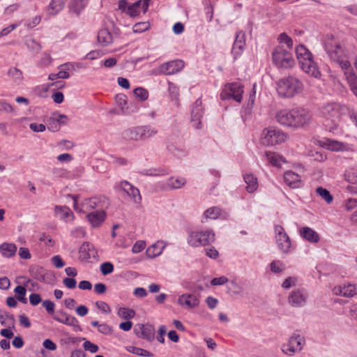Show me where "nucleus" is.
<instances>
[{
    "label": "nucleus",
    "mask_w": 357,
    "mask_h": 357,
    "mask_svg": "<svg viewBox=\"0 0 357 357\" xmlns=\"http://www.w3.org/2000/svg\"><path fill=\"white\" fill-rule=\"evenodd\" d=\"M311 114L303 107L292 109H282L277 112L276 121L282 126L300 128L310 122Z\"/></svg>",
    "instance_id": "f257e3e1"
},
{
    "label": "nucleus",
    "mask_w": 357,
    "mask_h": 357,
    "mask_svg": "<svg viewBox=\"0 0 357 357\" xmlns=\"http://www.w3.org/2000/svg\"><path fill=\"white\" fill-rule=\"evenodd\" d=\"M324 46L331 59L338 63L340 68L344 70L347 80L349 75H356L349 61L343 58L344 50L338 39L333 36H326L324 40Z\"/></svg>",
    "instance_id": "f03ea898"
},
{
    "label": "nucleus",
    "mask_w": 357,
    "mask_h": 357,
    "mask_svg": "<svg viewBox=\"0 0 357 357\" xmlns=\"http://www.w3.org/2000/svg\"><path fill=\"white\" fill-rule=\"evenodd\" d=\"M215 241V233L211 229H193L187 232V244L194 248L208 246Z\"/></svg>",
    "instance_id": "7ed1b4c3"
},
{
    "label": "nucleus",
    "mask_w": 357,
    "mask_h": 357,
    "mask_svg": "<svg viewBox=\"0 0 357 357\" xmlns=\"http://www.w3.org/2000/svg\"><path fill=\"white\" fill-rule=\"evenodd\" d=\"M276 91L281 98H291L303 92V83L294 77H287L279 79L276 82Z\"/></svg>",
    "instance_id": "20e7f679"
},
{
    "label": "nucleus",
    "mask_w": 357,
    "mask_h": 357,
    "mask_svg": "<svg viewBox=\"0 0 357 357\" xmlns=\"http://www.w3.org/2000/svg\"><path fill=\"white\" fill-rule=\"evenodd\" d=\"M157 133L155 128L145 125L130 128L125 131L124 135L129 140L142 142L153 137Z\"/></svg>",
    "instance_id": "39448f33"
},
{
    "label": "nucleus",
    "mask_w": 357,
    "mask_h": 357,
    "mask_svg": "<svg viewBox=\"0 0 357 357\" xmlns=\"http://www.w3.org/2000/svg\"><path fill=\"white\" fill-rule=\"evenodd\" d=\"M287 139V135L285 132L273 127L264 128L260 135L261 144L267 146L282 144Z\"/></svg>",
    "instance_id": "423d86ee"
},
{
    "label": "nucleus",
    "mask_w": 357,
    "mask_h": 357,
    "mask_svg": "<svg viewBox=\"0 0 357 357\" xmlns=\"http://www.w3.org/2000/svg\"><path fill=\"white\" fill-rule=\"evenodd\" d=\"M348 110L346 105L337 102L328 103L324 105L319 111V114L327 120L335 122Z\"/></svg>",
    "instance_id": "0eeeda50"
},
{
    "label": "nucleus",
    "mask_w": 357,
    "mask_h": 357,
    "mask_svg": "<svg viewBox=\"0 0 357 357\" xmlns=\"http://www.w3.org/2000/svg\"><path fill=\"white\" fill-rule=\"evenodd\" d=\"M148 8L147 0H139L131 4L126 0H121L119 2V9L131 17L139 15L142 12L146 13Z\"/></svg>",
    "instance_id": "6e6552de"
},
{
    "label": "nucleus",
    "mask_w": 357,
    "mask_h": 357,
    "mask_svg": "<svg viewBox=\"0 0 357 357\" xmlns=\"http://www.w3.org/2000/svg\"><path fill=\"white\" fill-rule=\"evenodd\" d=\"M103 207V201L100 197H92L84 199L79 204L77 198L73 197V208L77 213H89Z\"/></svg>",
    "instance_id": "1a4fd4ad"
},
{
    "label": "nucleus",
    "mask_w": 357,
    "mask_h": 357,
    "mask_svg": "<svg viewBox=\"0 0 357 357\" xmlns=\"http://www.w3.org/2000/svg\"><path fill=\"white\" fill-rule=\"evenodd\" d=\"M272 58L273 63L279 68H291L295 63L291 53L282 47H278L274 50Z\"/></svg>",
    "instance_id": "9d476101"
},
{
    "label": "nucleus",
    "mask_w": 357,
    "mask_h": 357,
    "mask_svg": "<svg viewBox=\"0 0 357 357\" xmlns=\"http://www.w3.org/2000/svg\"><path fill=\"white\" fill-rule=\"evenodd\" d=\"M305 344L304 337L294 333L289 337L287 343L282 344L281 350L284 354L291 356L296 353L300 352L303 349Z\"/></svg>",
    "instance_id": "9b49d317"
},
{
    "label": "nucleus",
    "mask_w": 357,
    "mask_h": 357,
    "mask_svg": "<svg viewBox=\"0 0 357 357\" xmlns=\"http://www.w3.org/2000/svg\"><path fill=\"white\" fill-rule=\"evenodd\" d=\"M275 233L276 244L280 252L287 254L294 249V245L282 226L275 225Z\"/></svg>",
    "instance_id": "f8f14e48"
},
{
    "label": "nucleus",
    "mask_w": 357,
    "mask_h": 357,
    "mask_svg": "<svg viewBox=\"0 0 357 357\" xmlns=\"http://www.w3.org/2000/svg\"><path fill=\"white\" fill-rule=\"evenodd\" d=\"M243 86L239 82L229 83L225 86L220 98L222 100L234 99L238 102H241L243 98Z\"/></svg>",
    "instance_id": "ddd939ff"
},
{
    "label": "nucleus",
    "mask_w": 357,
    "mask_h": 357,
    "mask_svg": "<svg viewBox=\"0 0 357 357\" xmlns=\"http://www.w3.org/2000/svg\"><path fill=\"white\" fill-rule=\"evenodd\" d=\"M296 54L301 68L309 73L312 66L311 52L304 45H301L296 48Z\"/></svg>",
    "instance_id": "4468645a"
},
{
    "label": "nucleus",
    "mask_w": 357,
    "mask_h": 357,
    "mask_svg": "<svg viewBox=\"0 0 357 357\" xmlns=\"http://www.w3.org/2000/svg\"><path fill=\"white\" fill-rule=\"evenodd\" d=\"M184 67L182 60L176 59L161 64L157 69L158 74L174 75L181 71Z\"/></svg>",
    "instance_id": "2eb2a0df"
},
{
    "label": "nucleus",
    "mask_w": 357,
    "mask_h": 357,
    "mask_svg": "<svg viewBox=\"0 0 357 357\" xmlns=\"http://www.w3.org/2000/svg\"><path fill=\"white\" fill-rule=\"evenodd\" d=\"M314 145H319L326 149L336 152L347 151L349 149L347 144L330 139L314 140Z\"/></svg>",
    "instance_id": "dca6fc26"
},
{
    "label": "nucleus",
    "mask_w": 357,
    "mask_h": 357,
    "mask_svg": "<svg viewBox=\"0 0 357 357\" xmlns=\"http://www.w3.org/2000/svg\"><path fill=\"white\" fill-rule=\"evenodd\" d=\"M115 188L125 192L136 204L141 202L142 197L139 190L127 181H121L115 185Z\"/></svg>",
    "instance_id": "f3484780"
},
{
    "label": "nucleus",
    "mask_w": 357,
    "mask_h": 357,
    "mask_svg": "<svg viewBox=\"0 0 357 357\" xmlns=\"http://www.w3.org/2000/svg\"><path fill=\"white\" fill-rule=\"evenodd\" d=\"M303 168L301 166L296 167V171H287L284 175V180L287 185L291 188H298L301 183V177Z\"/></svg>",
    "instance_id": "a211bd4d"
},
{
    "label": "nucleus",
    "mask_w": 357,
    "mask_h": 357,
    "mask_svg": "<svg viewBox=\"0 0 357 357\" xmlns=\"http://www.w3.org/2000/svg\"><path fill=\"white\" fill-rule=\"evenodd\" d=\"M307 297L308 294L304 289H298L290 293L288 303L293 307H300L306 303Z\"/></svg>",
    "instance_id": "6ab92c4d"
},
{
    "label": "nucleus",
    "mask_w": 357,
    "mask_h": 357,
    "mask_svg": "<svg viewBox=\"0 0 357 357\" xmlns=\"http://www.w3.org/2000/svg\"><path fill=\"white\" fill-rule=\"evenodd\" d=\"M200 301L198 295L193 294H183L178 298V304L188 310L197 307Z\"/></svg>",
    "instance_id": "aec40b11"
},
{
    "label": "nucleus",
    "mask_w": 357,
    "mask_h": 357,
    "mask_svg": "<svg viewBox=\"0 0 357 357\" xmlns=\"http://www.w3.org/2000/svg\"><path fill=\"white\" fill-rule=\"evenodd\" d=\"M98 256V252L91 243L89 242L84 243L79 250V257L82 261H89L91 259H95Z\"/></svg>",
    "instance_id": "412c9836"
},
{
    "label": "nucleus",
    "mask_w": 357,
    "mask_h": 357,
    "mask_svg": "<svg viewBox=\"0 0 357 357\" xmlns=\"http://www.w3.org/2000/svg\"><path fill=\"white\" fill-rule=\"evenodd\" d=\"M333 292L337 296L352 297L357 294V286L351 283H344L334 287Z\"/></svg>",
    "instance_id": "4be33fe9"
},
{
    "label": "nucleus",
    "mask_w": 357,
    "mask_h": 357,
    "mask_svg": "<svg viewBox=\"0 0 357 357\" xmlns=\"http://www.w3.org/2000/svg\"><path fill=\"white\" fill-rule=\"evenodd\" d=\"M245 46V35L243 31H238L236 34V39L234 40L231 54L233 55L234 59H236L238 56H240L244 50Z\"/></svg>",
    "instance_id": "5701e85b"
},
{
    "label": "nucleus",
    "mask_w": 357,
    "mask_h": 357,
    "mask_svg": "<svg viewBox=\"0 0 357 357\" xmlns=\"http://www.w3.org/2000/svg\"><path fill=\"white\" fill-rule=\"evenodd\" d=\"M82 68V64L77 62H67L63 63L58 67L59 72L57 73V77H59V79H68L70 77V71H75Z\"/></svg>",
    "instance_id": "b1692460"
},
{
    "label": "nucleus",
    "mask_w": 357,
    "mask_h": 357,
    "mask_svg": "<svg viewBox=\"0 0 357 357\" xmlns=\"http://www.w3.org/2000/svg\"><path fill=\"white\" fill-rule=\"evenodd\" d=\"M106 213L102 209L96 210L89 213L86 218L93 228L100 227L105 220Z\"/></svg>",
    "instance_id": "393cba45"
},
{
    "label": "nucleus",
    "mask_w": 357,
    "mask_h": 357,
    "mask_svg": "<svg viewBox=\"0 0 357 357\" xmlns=\"http://www.w3.org/2000/svg\"><path fill=\"white\" fill-rule=\"evenodd\" d=\"M167 243L164 241L159 240L156 241L155 243L152 244L146 249V255L147 257L150 259H153L160 256L162 253L163 250L167 247Z\"/></svg>",
    "instance_id": "a878e982"
},
{
    "label": "nucleus",
    "mask_w": 357,
    "mask_h": 357,
    "mask_svg": "<svg viewBox=\"0 0 357 357\" xmlns=\"http://www.w3.org/2000/svg\"><path fill=\"white\" fill-rule=\"evenodd\" d=\"M186 179L182 176H171L163 184V190H172L183 188L186 184Z\"/></svg>",
    "instance_id": "bb28decb"
},
{
    "label": "nucleus",
    "mask_w": 357,
    "mask_h": 357,
    "mask_svg": "<svg viewBox=\"0 0 357 357\" xmlns=\"http://www.w3.org/2000/svg\"><path fill=\"white\" fill-rule=\"evenodd\" d=\"M54 213L57 218L65 222H72L75 219L73 211L66 206H56L54 207Z\"/></svg>",
    "instance_id": "cd10ccee"
},
{
    "label": "nucleus",
    "mask_w": 357,
    "mask_h": 357,
    "mask_svg": "<svg viewBox=\"0 0 357 357\" xmlns=\"http://www.w3.org/2000/svg\"><path fill=\"white\" fill-rule=\"evenodd\" d=\"M264 155L267 162L274 167H280L284 163L287 162L282 155L275 152L266 151Z\"/></svg>",
    "instance_id": "c85d7f7f"
},
{
    "label": "nucleus",
    "mask_w": 357,
    "mask_h": 357,
    "mask_svg": "<svg viewBox=\"0 0 357 357\" xmlns=\"http://www.w3.org/2000/svg\"><path fill=\"white\" fill-rule=\"evenodd\" d=\"M243 180L245 183V189L248 192L253 193L258 189V179L253 174H244Z\"/></svg>",
    "instance_id": "c756f323"
},
{
    "label": "nucleus",
    "mask_w": 357,
    "mask_h": 357,
    "mask_svg": "<svg viewBox=\"0 0 357 357\" xmlns=\"http://www.w3.org/2000/svg\"><path fill=\"white\" fill-rule=\"evenodd\" d=\"M59 314L61 317H63V319H57L58 322L80 330L79 321L76 317L70 315L63 311H59Z\"/></svg>",
    "instance_id": "7c9ffc66"
},
{
    "label": "nucleus",
    "mask_w": 357,
    "mask_h": 357,
    "mask_svg": "<svg viewBox=\"0 0 357 357\" xmlns=\"http://www.w3.org/2000/svg\"><path fill=\"white\" fill-rule=\"evenodd\" d=\"M137 335L143 339L151 341L155 337V329L152 326L141 325Z\"/></svg>",
    "instance_id": "2f4dec72"
},
{
    "label": "nucleus",
    "mask_w": 357,
    "mask_h": 357,
    "mask_svg": "<svg viewBox=\"0 0 357 357\" xmlns=\"http://www.w3.org/2000/svg\"><path fill=\"white\" fill-rule=\"evenodd\" d=\"M97 38L98 43L102 46H107L111 44L113 41L112 33L106 29L100 30Z\"/></svg>",
    "instance_id": "473e14b6"
},
{
    "label": "nucleus",
    "mask_w": 357,
    "mask_h": 357,
    "mask_svg": "<svg viewBox=\"0 0 357 357\" xmlns=\"http://www.w3.org/2000/svg\"><path fill=\"white\" fill-rule=\"evenodd\" d=\"M17 251V246L14 243H3L0 245V252L7 258L14 256Z\"/></svg>",
    "instance_id": "72a5a7b5"
},
{
    "label": "nucleus",
    "mask_w": 357,
    "mask_h": 357,
    "mask_svg": "<svg viewBox=\"0 0 357 357\" xmlns=\"http://www.w3.org/2000/svg\"><path fill=\"white\" fill-rule=\"evenodd\" d=\"M7 74L13 82L17 84H20L24 79L22 72L16 67L9 68Z\"/></svg>",
    "instance_id": "f704fd0d"
},
{
    "label": "nucleus",
    "mask_w": 357,
    "mask_h": 357,
    "mask_svg": "<svg viewBox=\"0 0 357 357\" xmlns=\"http://www.w3.org/2000/svg\"><path fill=\"white\" fill-rule=\"evenodd\" d=\"M222 215V210L218 206H212L206 210L203 213V218L205 220H215Z\"/></svg>",
    "instance_id": "c9c22d12"
},
{
    "label": "nucleus",
    "mask_w": 357,
    "mask_h": 357,
    "mask_svg": "<svg viewBox=\"0 0 357 357\" xmlns=\"http://www.w3.org/2000/svg\"><path fill=\"white\" fill-rule=\"evenodd\" d=\"M268 267L271 272L275 275L282 273L286 268L285 264L282 261L278 259L272 261L269 264Z\"/></svg>",
    "instance_id": "e433bc0d"
},
{
    "label": "nucleus",
    "mask_w": 357,
    "mask_h": 357,
    "mask_svg": "<svg viewBox=\"0 0 357 357\" xmlns=\"http://www.w3.org/2000/svg\"><path fill=\"white\" fill-rule=\"evenodd\" d=\"M66 0H52L49 6V11L52 15H56L65 6Z\"/></svg>",
    "instance_id": "4c0bfd02"
},
{
    "label": "nucleus",
    "mask_w": 357,
    "mask_h": 357,
    "mask_svg": "<svg viewBox=\"0 0 357 357\" xmlns=\"http://www.w3.org/2000/svg\"><path fill=\"white\" fill-rule=\"evenodd\" d=\"M135 311L128 307H119L117 310V315L123 319H130L135 316Z\"/></svg>",
    "instance_id": "58836bf2"
},
{
    "label": "nucleus",
    "mask_w": 357,
    "mask_h": 357,
    "mask_svg": "<svg viewBox=\"0 0 357 357\" xmlns=\"http://www.w3.org/2000/svg\"><path fill=\"white\" fill-rule=\"evenodd\" d=\"M140 173L144 176H161L168 174L167 171L162 168L144 169Z\"/></svg>",
    "instance_id": "ea45409f"
},
{
    "label": "nucleus",
    "mask_w": 357,
    "mask_h": 357,
    "mask_svg": "<svg viewBox=\"0 0 357 357\" xmlns=\"http://www.w3.org/2000/svg\"><path fill=\"white\" fill-rule=\"evenodd\" d=\"M53 61L54 59L52 57L51 54L48 52H44L38 60L37 65L39 67H47L51 66Z\"/></svg>",
    "instance_id": "a19ab883"
},
{
    "label": "nucleus",
    "mask_w": 357,
    "mask_h": 357,
    "mask_svg": "<svg viewBox=\"0 0 357 357\" xmlns=\"http://www.w3.org/2000/svg\"><path fill=\"white\" fill-rule=\"evenodd\" d=\"M27 48L33 53L38 54L42 50L41 45L33 38H27L25 40Z\"/></svg>",
    "instance_id": "79ce46f5"
},
{
    "label": "nucleus",
    "mask_w": 357,
    "mask_h": 357,
    "mask_svg": "<svg viewBox=\"0 0 357 357\" xmlns=\"http://www.w3.org/2000/svg\"><path fill=\"white\" fill-rule=\"evenodd\" d=\"M116 102L121 112L124 114L128 113L127 98L124 94H118L116 96Z\"/></svg>",
    "instance_id": "37998d69"
},
{
    "label": "nucleus",
    "mask_w": 357,
    "mask_h": 357,
    "mask_svg": "<svg viewBox=\"0 0 357 357\" xmlns=\"http://www.w3.org/2000/svg\"><path fill=\"white\" fill-rule=\"evenodd\" d=\"M345 177L348 182L357 184V166L349 168L346 171Z\"/></svg>",
    "instance_id": "c03bdc74"
},
{
    "label": "nucleus",
    "mask_w": 357,
    "mask_h": 357,
    "mask_svg": "<svg viewBox=\"0 0 357 357\" xmlns=\"http://www.w3.org/2000/svg\"><path fill=\"white\" fill-rule=\"evenodd\" d=\"M316 192L327 204H331L333 202V197L327 189L319 187Z\"/></svg>",
    "instance_id": "a18cd8bd"
},
{
    "label": "nucleus",
    "mask_w": 357,
    "mask_h": 357,
    "mask_svg": "<svg viewBox=\"0 0 357 357\" xmlns=\"http://www.w3.org/2000/svg\"><path fill=\"white\" fill-rule=\"evenodd\" d=\"M278 40L280 44L285 45L288 49H292L293 40L286 33H280L278 36Z\"/></svg>",
    "instance_id": "49530a36"
},
{
    "label": "nucleus",
    "mask_w": 357,
    "mask_h": 357,
    "mask_svg": "<svg viewBox=\"0 0 357 357\" xmlns=\"http://www.w3.org/2000/svg\"><path fill=\"white\" fill-rule=\"evenodd\" d=\"M204 114L202 100L198 99L195 102L192 109V116L195 117H202Z\"/></svg>",
    "instance_id": "de8ad7c7"
},
{
    "label": "nucleus",
    "mask_w": 357,
    "mask_h": 357,
    "mask_svg": "<svg viewBox=\"0 0 357 357\" xmlns=\"http://www.w3.org/2000/svg\"><path fill=\"white\" fill-rule=\"evenodd\" d=\"M134 95L140 101H145L149 98V91L143 87H137L134 91Z\"/></svg>",
    "instance_id": "09e8293b"
},
{
    "label": "nucleus",
    "mask_w": 357,
    "mask_h": 357,
    "mask_svg": "<svg viewBox=\"0 0 357 357\" xmlns=\"http://www.w3.org/2000/svg\"><path fill=\"white\" fill-rule=\"evenodd\" d=\"M127 351L137 356H151V354L149 351L136 347H129L127 348Z\"/></svg>",
    "instance_id": "8fccbe9b"
},
{
    "label": "nucleus",
    "mask_w": 357,
    "mask_h": 357,
    "mask_svg": "<svg viewBox=\"0 0 357 357\" xmlns=\"http://www.w3.org/2000/svg\"><path fill=\"white\" fill-rule=\"evenodd\" d=\"M349 88L354 95L357 97V77L356 75H349L347 79Z\"/></svg>",
    "instance_id": "3c124183"
},
{
    "label": "nucleus",
    "mask_w": 357,
    "mask_h": 357,
    "mask_svg": "<svg viewBox=\"0 0 357 357\" xmlns=\"http://www.w3.org/2000/svg\"><path fill=\"white\" fill-rule=\"evenodd\" d=\"M299 234L303 238L310 242L312 241V229L311 228L307 227L300 228Z\"/></svg>",
    "instance_id": "603ef678"
},
{
    "label": "nucleus",
    "mask_w": 357,
    "mask_h": 357,
    "mask_svg": "<svg viewBox=\"0 0 357 357\" xmlns=\"http://www.w3.org/2000/svg\"><path fill=\"white\" fill-rule=\"evenodd\" d=\"M14 291L17 296V298L19 301H22L24 303H26V299L25 298L26 290L24 287L18 285L15 288Z\"/></svg>",
    "instance_id": "864d4df0"
},
{
    "label": "nucleus",
    "mask_w": 357,
    "mask_h": 357,
    "mask_svg": "<svg viewBox=\"0 0 357 357\" xmlns=\"http://www.w3.org/2000/svg\"><path fill=\"white\" fill-rule=\"evenodd\" d=\"M100 269L103 275H107L114 271V266L111 262H104L100 265Z\"/></svg>",
    "instance_id": "5fc2aeb1"
},
{
    "label": "nucleus",
    "mask_w": 357,
    "mask_h": 357,
    "mask_svg": "<svg viewBox=\"0 0 357 357\" xmlns=\"http://www.w3.org/2000/svg\"><path fill=\"white\" fill-rule=\"evenodd\" d=\"M296 283L297 278L296 277H289L283 281L282 287L285 289H290L291 287H295Z\"/></svg>",
    "instance_id": "6e6d98bb"
},
{
    "label": "nucleus",
    "mask_w": 357,
    "mask_h": 357,
    "mask_svg": "<svg viewBox=\"0 0 357 357\" xmlns=\"http://www.w3.org/2000/svg\"><path fill=\"white\" fill-rule=\"evenodd\" d=\"M168 150L176 157H183L187 154L185 149H178L174 146H168Z\"/></svg>",
    "instance_id": "4d7b16f0"
},
{
    "label": "nucleus",
    "mask_w": 357,
    "mask_h": 357,
    "mask_svg": "<svg viewBox=\"0 0 357 357\" xmlns=\"http://www.w3.org/2000/svg\"><path fill=\"white\" fill-rule=\"evenodd\" d=\"M149 28V24L148 22H139L135 24L132 29L135 33H142L146 31Z\"/></svg>",
    "instance_id": "13d9d810"
},
{
    "label": "nucleus",
    "mask_w": 357,
    "mask_h": 357,
    "mask_svg": "<svg viewBox=\"0 0 357 357\" xmlns=\"http://www.w3.org/2000/svg\"><path fill=\"white\" fill-rule=\"evenodd\" d=\"M86 4L85 0H75L72 8L78 14L86 6Z\"/></svg>",
    "instance_id": "bf43d9fd"
},
{
    "label": "nucleus",
    "mask_w": 357,
    "mask_h": 357,
    "mask_svg": "<svg viewBox=\"0 0 357 357\" xmlns=\"http://www.w3.org/2000/svg\"><path fill=\"white\" fill-rule=\"evenodd\" d=\"M146 247V243L144 241H137L133 245L132 248V252L134 254H137L141 252Z\"/></svg>",
    "instance_id": "052dcab7"
},
{
    "label": "nucleus",
    "mask_w": 357,
    "mask_h": 357,
    "mask_svg": "<svg viewBox=\"0 0 357 357\" xmlns=\"http://www.w3.org/2000/svg\"><path fill=\"white\" fill-rule=\"evenodd\" d=\"M83 347L85 350L89 351L92 354L96 353L98 351V346L89 340L84 342Z\"/></svg>",
    "instance_id": "680f3d73"
},
{
    "label": "nucleus",
    "mask_w": 357,
    "mask_h": 357,
    "mask_svg": "<svg viewBox=\"0 0 357 357\" xmlns=\"http://www.w3.org/2000/svg\"><path fill=\"white\" fill-rule=\"evenodd\" d=\"M206 255L213 259H216L219 257V252L214 248L210 247L205 249Z\"/></svg>",
    "instance_id": "e2e57ef3"
},
{
    "label": "nucleus",
    "mask_w": 357,
    "mask_h": 357,
    "mask_svg": "<svg viewBox=\"0 0 357 357\" xmlns=\"http://www.w3.org/2000/svg\"><path fill=\"white\" fill-rule=\"evenodd\" d=\"M14 112L13 107L5 100H0V113H11Z\"/></svg>",
    "instance_id": "0e129e2a"
},
{
    "label": "nucleus",
    "mask_w": 357,
    "mask_h": 357,
    "mask_svg": "<svg viewBox=\"0 0 357 357\" xmlns=\"http://www.w3.org/2000/svg\"><path fill=\"white\" fill-rule=\"evenodd\" d=\"M98 332L103 335H110L112 332V328L106 323H101L98 329Z\"/></svg>",
    "instance_id": "69168bd1"
},
{
    "label": "nucleus",
    "mask_w": 357,
    "mask_h": 357,
    "mask_svg": "<svg viewBox=\"0 0 357 357\" xmlns=\"http://www.w3.org/2000/svg\"><path fill=\"white\" fill-rule=\"evenodd\" d=\"M96 305L98 309L105 314H109L111 312V309L109 305L104 301H97L96 303Z\"/></svg>",
    "instance_id": "338daca9"
},
{
    "label": "nucleus",
    "mask_w": 357,
    "mask_h": 357,
    "mask_svg": "<svg viewBox=\"0 0 357 357\" xmlns=\"http://www.w3.org/2000/svg\"><path fill=\"white\" fill-rule=\"evenodd\" d=\"M344 207L347 211H351L357 208V199H348L344 202Z\"/></svg>",
    "instance_id": "774afa93"
}]
</instances>
